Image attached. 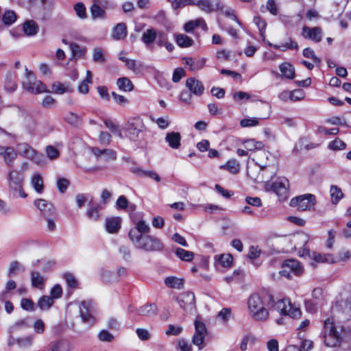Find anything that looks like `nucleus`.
<instances>
[{"label": "nucleus", "mask_w": 351, "mask_h": 351, "mask_svg": "<svg viewBox=\"0 0 351 351\" xmlns=\"http://www.w3.org/2000/svg\"><path fill=\"white\" fill-rule=\"evenodd\" d=\"M175 40L177 45L182 48L191 47L194 43L192 38L184 34H176Z\"/></svg>", "instance_id": "29"}, {"label": "nucleus", "mask_w": 351, "mask_h": 351, "mask_svg": "<svg viewBox=\"0 0 351 351\" xmlns=\"http://www.w3.org/2000/svg\"><path fill=\"white\" fill-rule=\"evenodd\" d=\"M93 60L97 63H104L105 62V54L101 48L97 47L93 49Z\"/></svg>", "instance_id": "51"}, {"label": "nucleus", "mask_w": 351, "mask_h": 351, "mask_svg": "<svg viewBox=\"0 0 351 351\" xmlns=\"http://www.w3.org/2000/svg\"><path fill=\"white\" fill-rule=\"evenodd\" d=\"M247 308L254 320L265 322L268 319L269 311L265 307V303L259 294L253 293L249 297Z\"/></svg>", "instance_id": "2"}, {"label": "nucleus", "mask_w": 351, "mask_h": 351, "mask_svg": "<svg viewBox=\"0 0 351 351\" xmlns=\"http://www.w3.org/2000/svg\"><path fill=\"white\" fill-rule=\"evenodd\" d=\"M104 124L106 128H108L112 133L118 135L120 138H122V132L119 128V127L114 124L112 121L109 119H106L104 121Z\"/></svg>", "instance_id": "54"}, {"label": "nucleus", "mask_w": 351, "mask_h": 351, "mask_svg": "<svg viewBox=\"0 0 351 351\" xmlns=\"http://www.w3.org/2000/svg\"><path fill=\"white\" fill-rule=\"evenodd\" d=\"M31 184L35 191L41 193L43 191V180L40 174H35L32 177Z\"/></svg>", "instance_id": "43"}, {"label": "nucleus", "mask_w": 351, "mask_h": 351, "mask_svg": "<svg viewBox=\"0 0 351 351\" xmlns=\"http://www.w3.org/2000/svg\"><path fill=\"white\" fill-rule=\"evenodd\" d=\"M301 35L304 38L308 39L316 43H320L324 36L323 30L321 27H310L306 25L302 27Z\"/></svg>", "instance_id": "10"}, {"label": "nucleus", "mask_w": 351, "mask_h": 351, "mask_svg": "<svg viewBox=\"0 0 351 351\" xmlns=\"http://www.w3.org/2000/svg\"><path fill=\"white\" fill-rule=\"evenodd\" d=\"M69 46L71 52L75 57L83 58L85 56L87 51L85 47H81L79 45L73 43H70Z\"/></svg>", "instance_id": "45"}, {"label": "nucleus", "mask_w": 351, "mask_h": 351, "mask_svg": "<svg viewBox=\"0 0 351 351\" xmlns=\"http://www.w3.org/2000/svg\"><path fill=\"white\" fill-rule=\"evenodd\" d=\"M283 267L287 268L295 274H300L302 271V267L300 263L294 259H288L283 262Z\"/></svg>", "instance_id": "27"}, {"label": "nucleus", "mask_w": 351, "mask_h": 351, "mask_svg": "<svg viewBox=\"0 0 351 351\" xmlns=\"http://www.w3.org/2000/svg\"><path fill=\"white\" fill-rule=\"evenodd\" d=\"M316 203L315 197L312 194H304L291 200V206H296L299 210H310Z\"/></svg>", "instance_id": "8"}, {"label": "nucleus", "mask_w": 351, "mask_h": 351, "mask_svg": "<svg viewBox=\"0 0 351 351\" xmlns=\"http://www.w3.org/2000/svg\"><path fill=\"white\" fill-rule=\"evenodd\" d=\"M121 219L120 217H114L106 219L105 227L108 233L116 234L121 228Z\"/></svg>", "instance_id": "19"}, {"label": "nucleus", "mask_w": 351, "mask_h": 351, "mask_svg": "<svg viewBox=\"0 0 351 351\" xmlns=\"http://www.w3.org/2000/svg\"><path fill=\"white\" fill-rule=\"evenodd\" d=\"M302 53L304 57L311 59L315 64L321 62L320 58L315 56V51L310 47L305 48Z\"/></svg>", "instance_id": "53"}, {"label": "nucleus", "mask_w": 351, "mask_h": 351, "mask_svg": "<svg viewBox=\"0 0 351 351\" xmlns=\"http://www.w3.org/2000/svg\"><path fill=\"white\" fill-rule=\"evenodd\" d=\"M157 30L154 28H149L145 30L141 37V40L149 46L152 44L157 38Z\"/></svg>", "instance_id": "26"}, {"label": "nucleus", "mask_w": 351, "mask_h": 351, "mask_svg": "<svg viewBox=\"0 0 351 351\" xmlns=\"http://www.w3.org/2000/svg\"><path fill=\"white\" fill-rule=\"evenodd\" d=\"M346 146V144L343 141L339 138H336L329 143L328 148L332 150H341L344 149Z\"/></svg>", "instance_id": "58"}, {"label": "nucleus", "mask_w": 351, "mask_h": 351, "mask_svg": "<svg viewBox=\"0 0 351 351\" xmlns=\"http://www.w3.org/2000/svg\"><path fill=\"white\" fill-rule=\"evenodd\" d=\"M173 10H179L187 5H195L196 0H167Z\"/></svg>", "instance_id": "37"}, {"label": "nucleus", "mask_w": 351, "mask_h": 351, "mask_svg": "<svg viewBox=\"0 0 351 351\" xmlns=\"http://www.w3.org/2000/svg\"><path fill=\"white\" fill-rule=\"evenodd\" d=\"M34 339V336L33 335L16 338L11 335L8 341V346H12L16 344L21 348L27 349L32 346Z\"/></svg>", "instance_id": "15"}, {"label": "nucleus", "mask_w": 351, "mask_h": 351, "mask_svg": "<svg viewBox=\"0 0 351 351\" xmlns=\"http://www.w3.org/2000/svg\"><path fill=\"white\" fill-rule=\"evenodd\" d=\"M254 23L257 26L259 33L263 38H265V29L267 26L266 22L260 16H255L253 19Z\"/></svg>", "instance_id": "50"}, {"label": "nucleus", "mask_w": 351, "mask_h": 351, "mask_svg": "<svg viewBox=\"0 0 351 351\" xmlns=\"http://www.w3.org/2000/svg\"><path fill=\"white\" fill-rule=\"evenodd\" d=\"M53 304V298L49 296L44 295L38 301V306L41 310L49 309Z\"/></svg>", "instance_id": "49"}, {"label": "nucleus", "mask_w": 351, "mask_h": 351, "mask_svg": "<svg viewBox=\"0 0 351 351\" xmlns=\"http://www.w3.org/2000/svg\"><path fill=\"white\" fill-rule=\"evenodd\" d=\"M90 306L91 302L86 301L82 302L80 305V317L85 323L93 324L94 322V318L90 313Z\"/></svg>", "instance_id": "18"}, {"label": "nucleus", "mask_w": 351, "mask_h": 351, "mask_svg": "<svg viewBox=\"0 0 351 351\" xmlns=\"http://www.w3.org/2000/svg\"><path fill=\"white\" fill-rule=\"evenodd\" d=\"M164 282L169 288L180 289L184 287V279L176 276L165 278Z\"/></svg>", "instance_id": "24"}, {"label": "nucleus", "mask_w": 351, "mask_h": 351, "mask_svg": "<svg viewBox=\"0 0 351 351\" xmlns=\"http://www.w3.org/2000/svg\"><path fill=\"white\" fill-rule=\"evenodd\" d=\"M147 128L143 119L139 117L130 119L125 126V136L131 141L137 143L140 146L143 145L142 139L144 138Z\"/></svg>", "instance_id": "3"}, {"label": "nucleus", "mask_w": 351, "mask_h": 351, "mask_svg": "<svg viewBox=\"0 0 351 351\" xmlns=\"http://www.w3.org/2000/svg\"><path fill=\"white\" fill-rule=\"evenodd\" d=\"M289 95V97L291 101H300L304 97V93L301 89L294 90L291 91Z\"/></svg>", "instance_id": "59"}, {"label": "nucleus", "mask_w": 351, "mask_h": 351, "mask_svg": "<svg viewBox=\"0 0 351 351\" xmlns=\"http://www.w3.org/2000/svg\"><path fill=\"white\" fill-rule=\"evenodd\" d=\"M100 206L97 204L95 206H90L89 203V208L86 211V216L88 219L93 221H98L101 217L99 213Z\"/></svg>", "instance_id": "41"}, {"label": "nucleus", "mask_w": 351, "mask_h": 351, "mask_svg": "<svg viewBox=\"0 0 351 351\" xmlns=\"http://www.w3.org/2000/svg\"><path fill=\"white\" fill-rule=\"evenodd\" d=\"M197 27H201L204 30L207 29L206 22L203 19L199 18L196 20L187 22L185 23L184 29L186 32L190 33L193 32V31Z\"/></svg>", "instance_id": "23"}, {"label": "nucleus", "mask_w": 351, "mask_h": 351, "mask_svg": "<svg viewBox=\"0 0 351 351\" xmlns=\"http://www.w3.org/2000/svg\"><path fill=\"white\" fill-rule=\"evenodd\" d=\"M313 260L317 263H336L335 258L330 254H316L314 253Z\"/></svg>", "instance_id": "35"}, {"label": "nucleus", "mask_w": 351, "mask_h": 351, "mask_svg": "<svg viewBox=\"0 0 351 351\" xmlns=\"http://www.w3.org/2000/svg\"><path fill=\"white\" fill-rule=\"evenodd\" d=\"M258 124V120L256 118H245L240 121V125L243 128L256 126Z\"/></svg>", "instance_id": "64"}, {"label": "nucleus", "mask_w": 351, "mask_h": 351, "mask_svg": "<svg viewBox=\"0 0 351 351\" xmlns=\"http://www.w3.org/2000/svg\"><path fill=\"white\" fill-rule=\"evenodd\" d=\"M186 86L191 93L197 96L202 95L204 90V86L202 83L195 77L187 79Z\"/></svg>", "instance_id": "17"}, {"label": "nucleus", "mask_w": 351, "mask_h": 351, "mask_svg": "<svg viewBox=\"0 0 351 351\" xmlns=\"http://www.w3.org/2000/svg\"><path fill=\"white\" fill-rule=\"evenodd\" d=\"M218 261L221 266L223 267H228L232 264V256L229 254H222L219 257Z\"/></svg>", "instance_id": "60"}, {"label": "nucleus", "mask_w": 351, "mask_h": 351, "mask_svg": "<svg viewBox=\"0 0 351 351\" xmlns=\"http://www.w3.org/2000/svg\"><path fill=\"white\" fill-rule=\"evenodd\" d=\"M243 145L247 151H254L262 148L263 144L262 142H257L254 139H248L244 141Z\"/></svg>", "instance_id": "48"}, {"label": "nucleus", "mask_w": 351, "mask_h": 351, "mask_svg": "<svg viewBox=\"0 0 351 351\" xmlns=\"http://www.w3.org/2000/svg\"><path fill=\"white\" fill-rule=\"evenodd\" d=\"M175 253L176 256L183 261L190 262L195 256L193 252L185 250L180 247H177Z\"/></svg>", "instance_id": "40"}, {"label": "nucleus", "mask_w": 351, "mask_h": 351, "mask_svg": "<svg viewBox=\"0 0 351 351\" xmlns=\"http://www.w3.org/2000/svg\"><path fill=\"white\" fill-rule=\"evenodd\" d=\"M180 306L184 311L191 312L195 308V295L192 292H184L178 298Z\"/></svg>", "instance_id": "11"}, {"label": "nucleus", "mask_w": 351, "mask_h": 351, "mask_svg": "<svg viewBox=\"0 0 351 351\" xmlns=\"http://www.w3.org/2000/svg\"><path fill=\"white\" fill-rule=\"evenodd\" d=\"M273 47L276 49H279L282 51H285L287 49H298V45L297 42L289 39L288 42L282 43L280 45H274Z\"/></svg>", "instance_id": "44"}, {"label": "nucleus", "mask_w": 351, "mask_h": 351, "mask_svg": "<svg viewBox=\"0 0 351 351\" xmlns=\"http://www.w3.org/2000/svg\"><path fill=\"white\" fill-rule=\"evenodd\" d=\"M23 31L27 36H34L38 33V26L34 21H27L23 25Z\"/></svg>", "instance_id": "39"}, {"label": "nucleus", "mask_w": 351, "mask_h": 351, "mask_svg": "<svg viewBox=\"0 0 351 351\" xmlns=\"http://www.w3.org/2000/svg\"><path fill=\"white\" fill-rule=\"evenodd\" d=\"M16 14L14 11L7 10L3 15L2 21L5 25H11L16 21Z\"/></svg>", "instance_id": "47"}, {"label": "nucleus", "mask_w": 351, "mask_h": 351, "mask_svg": "<svg viewBox=\"0 0 351 351\" xmlns=\"http://www.w3.org/2000/svg\"><path fill=\"white\" fill-rule=\"evenodd\" d=\"M21 306L25 311H32L34 310L35 304L30 299L23 298L21 301Z\"/></svg>", "instance_id": "62"}, {"label": "nucleus", "mask_w": 351, "mask_h": 351, "mask_svg": "<svg viewBox=\"0 0 351 351\" xmlns=\"http://www.w3.org/2000/svg\"><path fill=\"white\" fill-rule=\"evenodd\" d=\"M155 41L159 47H162L168 41L167 34L163 31H158L157 38Z\"/></svg>", "instance_id": "61"}, {"label": "nucleus", "mask_w": 351, "mask_h": 351, "mask_svg": "<svg viewBox=\"0 0 351 351\" xmlns=\"http://www.w3.org/2000/svg\"><path fill=\"white\" fill-rule=\"evenodd\" d=\"M126 66L128 69L136 73L143 68V64L141 62L130 59L127 61Z\"/></svg>", "instance_id": "57"}, {"label": "nucleus", "mask_w": 351, "mask_h": 351, "mask_svg": "<svg viewBox=\"0 0 351 351\" xmlns=\"http://www.w3.org/2000/svg\"><path fill=\"white\" fill-rule=\"evenodd\" d=\"M267 305L278 311L282 315H289L291 318H298L301 315V310L299 307L292 304L289 299L278 300L275 302L271 295H267Z\"/></svg>", "instance_id": "4"}, {"label": "nucleus", "mask_w": 351, "mask_h": 351, "mask_svg": "<svg viewBox=\"0 0 351 351\" xmlns=\"http://www.w3.org/2000/svg\"><path fill=\"white\" fill-rule=\"evenodd\" d=\"M150 231L149 226L145 222V220L141 219L135 222V226L130 229L128 237L130 241L138 239L142 236L148 234Z\"/></svg>", "instance_id": "9"}, {"label": "nucleus", "mask_w": 351, "mask_h": 351, "mask_svg": "<svg viewBox=\"0 0 351 351\" xmlns=\"http://www.w3.org/2000/svg\"><path fill=\"white\" fill-rule=\"evenodd\" d=\"M156 313V306L154 304H146L137 309V313L141 316H152Z\"/></svg>", "instance_id": "32"}, {"label": "nucleus", "mask_w": 351, "mask_h": 351, "mask_svg": "<svg viewBox=\"0 0 351 351\" xmlns=\"http://www.w3.org/2000/svg\"><path fill=\"white\" fill-rule=\"evenodd\" d=\"M351 258V251L348 250H342L339 252L337 258H335L336 263L347 261Z\"/></svg>", "instance_id": "55"}, {"label": "nucleus", "mask_w": 351, "mask_h": 351, "mask_svg": "<svg viewBox=\"0 0 351 351\" xmlns=\"http://www.w3.org/2000/svg\"><path fill=\"white\" fill-rule=\"evenodd\" d=\"M114 40H121L127 36V27L125 23H118L113 29L112 33Z\"/></svg>", "instance_id": "25"}, {"label": "nucleus", "mask_w": 351, "mask_h": 351, "mask_svg": "<svg viewBox=\"0 0 351 351\" xmlns=\"http://www.w3.org/2000/svg\"><path fill=\"white\" fill-rule=\"evenodd\" d=\"M165 140L173 149H178L180 146L181 136L179 132H171L167 133Z\"/></svg>", "instance_id": "22"}, {"label": "nucleus", "mask_w": 351, "mask_h": 351, "mask_svg": "<svg viewBox=\"0 0 351 351\" xmlns=\"http://www.w3.org/2000/svg\"><path fill=\"white\" fill-rule=\"evenodd\" d=\"M16 147L19 155L32 160L36 164L43 165L46 163L44 155L36 152L29 144L26 143H19Z\"/></svg>", "instance_id": "7"}, {"label": "nucleus", "mask_w": 351, "mask_h": 351, "mask_svg": "<svg viewBox=\"0 0 351 351\" xmlns=\"http://www.w3.org/2000/svg\"><path fill=\"white\" fill-rule=\"evenodd\" d=\"M31 282L32 287L43 289L45 278L38 271H33L31 272Z\"/></svg>", "instance_id": "33"}, {"label": "nucleus", "mask_w": 351, "mask_h": 351, "mask_svg": "<svg viewBox=\"0 0 351 351\" xmlns=\"http://www.w3.org/2000/svg\"><path fill=\"white\" fill-rule=\"evenodd\" d=\"M30 328L27 319H23L17 321L10 327V332L12 333H19L21 331L25 330Z\"/></svg>", "instance_id": "34"}, {"label": "nucleus", "mask_w": 351, "mask_h": 351, "mask_svg": "<svg viewBox=\"0 0 351 351\" xmlns=\"http://www.w3.org/2000/svg\"><path fill=\"white\" fill-rule=\"evenodd\" d=\"M23 88L32 94H39L47 92V87L40 80L36 79L26 80L23 83Z\"/></svg>", "instance_id": "13"}, {"label": "nucleus", "mask_w": 351, "mask_h": 351, "mask_svg": "<svg viewBox=\"0 0 351 351\" xmlns=\"http://www.w3.org/2000/svg\"><path fill=\"white\" fill-rule=\"evenodd\" d=\"M35 206L40 211L44 217H52L55 215L53 205L44 199H37L34 201Z\"/></svg>", "instance_id": "14"}, {"label": "nucleus", "mask_w": 351, "mask_h": 351, "mask_svg": "<svg viewBox=\"0 0 351 351\" xmlns=\"http://www.w3.org/2000/svg\"><path fill=\"white\" fill-rule=\"evenodd\" d=\"M25 271V267L17 261H12L8 267V276L12 277Z\"/></svg>", "instance_id": "21"}, {"label": "nucleus", "mask_w": 351, "mask_h": 351, "mask_svg": "<svg viewBox=\"0 0 351 351\" xmlns=\"http://www.w3.org/2000/svg\"><path fill=\"white\" fill-rule=\"evenodd\" d=\"M330 194L331 196V201L333 204H337L343 197V193L341 191V189L336 185H332L330 186Z\"/></svg>", "instance_id": "38"}, {"label": "nucleus", "mask_w": 351, "mask_h": 351, "mask_svg": "<svg viewBox=\"0 0 351 351\" xmlns=\"http://www.w3.org/2000/svg\"><path fill=\"white\" fill-rule=\"evenodd\" d=\"M74 10L75 11L77 16L79 18H80L82 19H84L87 17L86 9V7L84 5V3H82L81 2L77 3L74 5Z\"/></svg>", "instance_id": "52"}, {"label": "nucleus", "mask_w": 351, "mask_h": 351, "mask_svg": "<svg viewBox=\"0 0 351 351\" xmlns=\"http://www.w3.org/2000/svg\"><path fill=\"white\" fill-rule=\"evenodd\" d=\"M269 176L267 177L264 176L263 174H259L258 178L261 179V182H265L266 190L271 189L279 196H285L287 192V186L289 185V181L286 178H279L278 180L272 183L269 182V178L272 179L275 176V173L273 170H269Z\"/></svg>", "instance_id": "5"}, {"label": "nucleus", "mask_w": 351, "mask_h": 351, "mask_svg": "<svg viewBox=\"0 0 351 351\" xmlns=\"http://www.w3.org/2000/svg\"><path fill=\"white\" fill-rule=\"evenodd\" d=\"M280 71L282 73V75L287 78L292 80L295 77V69L292 64L285 62L280 65L279 66Z\"/></svg>", "instance_id": "31"}, {"label": "nucleus", "mask_w": 351, "mask_h": 351, "mask_svg": "<svg viewBox=\"0 0 351 351\" xmlns=\"http://www.w3.org/2000/svg\"><path fill=\"white\" fill-rule=\"evenodd\" d=\"M117 84L119 88L123 91L130 92L134 89L132 81L126 77H119L117 80Z\"/></svg>", "instance_id": "36"}, {"label": "nucleus", "mask_w": 351, "mask_h": 351, "mask_svg": "<svg viewBox=\"0 0 351 351\" xmlns=\"http://www.w3.org/2000/svg\"><path fill=\"white\" fill-rule=\"evenodd\" d=\"M133 245L139 250L146 252L160 251L164 245L159 239L154 236L146 234L132 241Z\"/></svg>", "instance_id": "6"}, {"label": "nucleus", "mask_w": 351, "mask_h": 351, "mask_svg": "<svg viewBox=\"0 0 351 351\" xmlns=\"http://www.w3.org/2000/svg\"><path fill=\"white\" fill-rule=\"evenodd\" d=\"M32 326L34 332L38 335L43 334L45 330V324L40 319H37L36 320H35Z\"/></svg>", "instance_id": "56"}, {"label": "nucleus", "mask_w": 351, "mask_h": 351, "mask_svg": "<svg viewBox=\"0 0 351 351\" xmlns=\"http://www.w3.org/2000/svg\"><path fill=\"white\" fill-rule=\"evenodd\" d=\"M52 90L57 94H64L65 93H71L73 91V89L69 83L62 84L60 82H55L52 84Z\"/></svg>", "instance_id": "30"}, {"label": "nucleus", "mask_w": 351, "mask_h": 351, "mask_svg": "<svg viewBox=\"0 0 351 351\" xmlns=\"http://www.w3.org/2000/svg\"><path fill=\"white\" fill-rule=\"evenodd\" d=\"M9 188L14 191H21L24 176L17 171H11L8 173Z\"/></svg>", "instance_id": "12"}, {"label": "nucleus", "mask_w": 351, "mask_h": 351, "mask_svg": "<svg viewBox=\"0 0 351 351\" xmlns=\"http://www.w3.org/2000/svg\"><path fill=\"white\" fill-rule=\"evenodd\" d=\"M90 12L93 19H104L106 17V12L98 4L94 3L90 8Z\"/></svg>", "instance_id": "46"}, {"label": "nucleus", "mask_w": 351, "mask_h": 351, "mask_svg": "<svg viewBox=\"0 0 351 351\" xmlns=\"http://www.w3.org/2000/svg\"><path fill=\"white\" fill-rule=\"evenodd\" d=\"M195 334H199L201 335H206L207 334V330L205 326V324L201 321L195 320Z\"/></svg>", "instance_id": "63"}, {"label": "nucleus", "mask_w": 351, "mask_h": 351, "mask_svg": "<svg viewBox=\"0 0 351 351\" xmlns=\"http://www.w3.org/2000/svg\"><path fill=\"white\" fill-rule=\"evenodd\" d=\"M195 5L206 13H211L218 10H222L223 8V5L219 1L214 4L212 0H198L196 1Z\"/></svg>", "instance_id": "16"}, {"label": "nucleus", "mask_w": 351, "mask_h": 351, "mask_svg": "<svg viewBox=\"0 0 351 351\" xmlns=\"http://www.w3.org/2000/svg\"><path fill=\"white\" fill-rule=\"evenodd\" d=\"M220 169H226L232 174H237L239 171V164L235 160H230L221 165Z\"/></svg>", "instance_id": "42"}, {"label": "nucleus", "mask_w": 351, "mask_h": 351, "mask_svg": "<svg viewBox=\"0 0 351 351\" xmlns=\"http://www.w3.org/2000/svg\"><path fill=\"white\" fill-rule=\"evenodd\" d=\"M269 156V154L265 150H259L258 151L253 158H252V160L255 162V164L261 168V170H263L267 168L268 164L267 162L264 161V159L268 160Z\"/></svg>", "instance_id": "20"}, {"label": "nucleus", "mask_w": 351, "mask_h": 351, "mask_svg": "<svg viewBox=\"0 0 351 351\" xmlns=\"http://www.w3.org/2000/svg\"><path fill=\"white\" fill-rule=\"evenodd\" d=\"M18 155V151L16 152L14 149L12 147H7L5 149L3 158L4 162L10 167L13 165V162L14 160L16 158Z\"/></svg>", "instance_id": "28"}, {"label": "nucleus", "mask_w": 351, "mask_h": 351, "mask_svg": "<svg viewBox=\"0 0 351 351\" xmlns=\"http://www.w3.org/2000/svg\"><path fill=\"white\" fill-rule=\"evenodd\" d=\"M346 330L345 328L337 324L333 317L323 319V328L322 335L324 344L327 347L339 346L343 342Z\"/></svg>", "instance_id": "1"}]
</instances>
